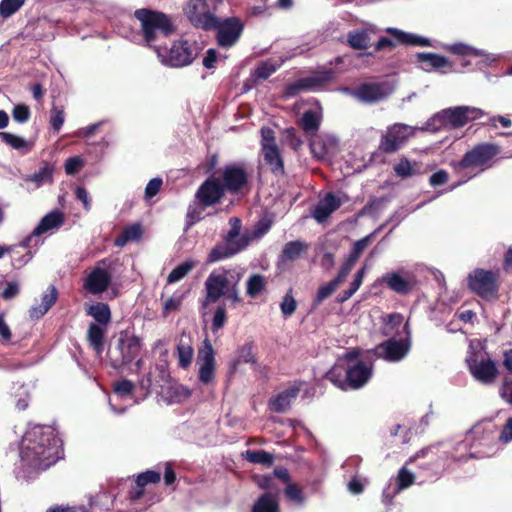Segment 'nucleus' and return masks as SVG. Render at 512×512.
I'll list each match as a JSON object with an SVG mask.
<instances>
[{"label":"nucleus","mask_w":512,"mask_h":512,"mask_svg":"<svg viewBox=\"0 0 512 512\" xmlns=\"http://www.w3.org/2000/svg\"><path fill=\"white\" fill-rule=\"evenodd\" d=\"M62 457L61 440L50 426L29 425L20 445V460L30 471L45 470Z\"/></svg>","instance_id":"obj_1"},{"label":"nucleus","mask_w":512,"mask_h":512,"mask_svg":"<svg viewBox=\"0 0 512 512\" xmlns=\"http://www.w3.org/2000/svg\"><path fill=\"white\" fill-rule=\"evenodd\" d=\"M175 31L171 18L166 14L150 9H138L134 18L129 17L118 29L121 37L143 46H154L162 37Z\"/></svg>","instance_id":"obj_2"},{"label":"nucleus","mask_w":512,"mask_h":512,"mask_svg":"<svg viewBox=\"0 0 512 512\" xmlns=\"http://www.w3.org/2000/svg\"><path fill=\"white\" fill-rule=\"evenodd\" d=\"M244 273L245 270L241 267H219L214 269L204 283L206 295L203 306L205 307L209 303H216L220 298H225L232 303L241 302L239 284Z\"/></svg>","instance_id":"obj_3"},{"label":"nucleus","mask_w":512,"mask_h":512,"mask_svg":"<svg viewBox=\"0 0 512 512\" xmlns=\"http://www.w3.org/2000/svg\"><path fill=\"white\" fill-rule=\"evenodd\" d=\"M373 375V366L362 361L348 362L346 366L336 364L327 373L326 379L343 391L358 390L365 386Z\"/></svg>","instance_id":"obj_4"},{"label":"nucleus","mask_w":512,"mask_h":512,"mask_svg":"<svg viewBox=\"0 0 512 512\" xmlns=\"http://www.w3.org/2000/svg\"><path fill=\"white\" fill-rule=\"evenodd\" d=\"M484 115H486V112L477 107H449L434 114L426 121L421 129L430 132H437L442 129H458L465 126L468 122L477 120Z\"/></svg>","instance_id":"obj_5"},{"label":"nucleus","mask_w":512,"mask_h":512,"mask_svg":"<svg viewBox=\"0 0 512 512\" xmlns=\"http://www.w3.org/2000/svg\"><path fill=\"white\" fill-rule=\"evenodd\" d=\"M495 425L492 423L476 424L467 432L465 438L459 441L458 448L470 451L469 456L486 458L494 455L499 447Z\"/></svg>","instance_id":"obj_6"},{"label":"nucleus","mask_w":512,"mask_h":512,"mask_svg":"<svg viewBox=\"0 0 512 512\" xmlns=\"http://www.w3.org/2000/svg\"><path fill=\"white\" fill-rule=\"evenodd\" d=\"M141 347L139 337L128 333H121L115 345L108 351L110 365L114 369H121L130 365L138 358Z\"/></svg>","instance_id":"obj_7"},{"label":"nucleus","mask_w":512,"mask_h":512,"mask_svg":"<svg viewBox=\"0 0 512 512\" xmlns=\"http://www.w3.org/2000/svg\"><path fill=\"white\" fill-rule=\"evenodd\" d=\"M160 61L170 67H184L192 63L198 54L197 46L187 40L174 42L170 49L153 46Z\"/></svg>","instance_id":"obj_8"},{"label":"nucleus","mask_w":512,"mask_h":512,"mask_svg":"<svg viewBox=\"0 0 512 512\" xmlns=\"http://www.w3.org/2000/svg\"><path fill=\"white\" fill-rule=\"evenodd\" d=\"M466 282L470 291L484 300L498 297V274L492 270L475 268L467 275Z\"/></svg>","instance_id":"obj_9"},{"label":"nucleus","mask_w":512,"mask_h":512,"mask_svg":"<svg viewBox=\"0 0 512 512\" xmlns=\"http://www.w3.org/2000/svg\"><path fill=\"white\" fill-rule=\"evenodd\" d=\"M252 241L253 235H250L248 231L232 236L227 233L223 241L211 249L207 257V263L229 259L246 249Z\"/></svg>","instance_id":"obj_10"},{"label":"nucleus","mask_w":512,"mask_h":512,"mask_svg":"<svg viewBox=\"0 0 512 512\" xmlns=\"http://www.w3.org/2000/svg\"><path fill=\"white\" fill-rule=\"evenodd\" d=\"M412 346V337L387 338L373 349L375 357L389 363H398L409 354Z\"/></svg>","instance_id":"obj_11"},{"label":"nucleus","mask_w":512,"mask_h":512,"mask_svg":"<svg viewBox=\"0 0 512 512\" xmlns=\"http://www.w3.org/2000/svg\"><path fill=\"white\" fill-rule=\"evenodd\" d=\"M498 147L494 144L482 143L466 152L463 158L454 165L457 171L479 167L484 171L490 165V161L497 155Z\"/></svg>","instance_id":"obj_12"},{"label":"nucleus","mask_w":512,"mask_h":512,"mask_svg":"<svg viewBox=\"0 0 512 512\" xmlns=\"http://www.w3.org/2000/svg\"><path fill=\"white\" fill-rule=\"evenodd\" d=\"M417 130L423 131L421 127L410 126L403 123L391 125L388 127L386 134L381 138L380 149L386 153L396 152Z\"/></svg>","instance_id":"obj_13"},{"label":"nucleus","mask_w":512,"mask_h":512,"mask_svg":"<svg viewBox=\"0 0 512 512\" xmlns=\"http://www.w3.org/2000/svg\"><path fill=\"white\" fill-rule=\"evenodd\" d=\"M466 362L470 373L478 382L489 385L495 381L498 371L495 363L489 357L475 353L467 357Z\"/></svg>","instance_id":"obj_14"},{"label":"nucleus","mask_w":512,"mask_h":512,"mask_svg":"<svg viewBox=\"0 0 512 512\" xmlns=\"http://www.w3.org/2000/svg\"><path fill=\"white\" fill-rule=\"evenodd\" d=\"M211 29H215L219 46L224 48L232 47L240 38L243 25L237 18H226L220 20L216 17V23Z\"/></svg>","instance_id":"obj_15"},{"label":"nucleus","mask_w":512,"mask_h":512,"mask_svg":"<svg viewBox=\"0 0 512 512\" xmlns=\"http://www.w3.org/2000/svg\"><path fill=\"white\" fill-rule=\"evenodd\" d=\"M196 362L199 366V381L203 384L212 383L215 379V353L208 339L203 341Z\"/></svg>","instance_id":"obj_16"},{"label":"nucleus","mask_w":512,"mask_h":512,"mask_svg":"<svg viewBox=\"0 0 512 512\" xmlns=\"http://www.w3.org/2000/svg\"><path fill=\"white\" fill-rule=\"evenodd\" d=\"M184 11L189 20L197 27L208 30L216 23V16L207 9L205 0H189Z\"/></svg>","instance_id":"obj_17"},{"label":"nucleus","mask_w":512,"mask_h":512,"mask_svg":"<svg viewBox=\"0 0 512 512\" xmlns=\"http://www.w3.org/2000/svg\"><path fill=\"white\" fill-rule=\"evenodd\" d=\"M393 92V85L388 81L370 82L360 85L354 96L362 102L373 103L380 101Z\"/></svg>","instance_id":"obj_18"},{"label":"nucleus","mask_w":512,"mask_h":512,"mask_svg":"<svg viewBox=\"0 0 512 512\" xmlns=\"http://www.w3.org/2000/svg\"><path fill=\"white\" fill-rule=\"evenodd\" d=\"M380 333L386 338L412 337L408 321L400 313H391L381 317Z\"/></svg>","instance_id":"obj_19"},{"label":"nucleus","mask_w":512,"mask_h":512,"mask_svg":"<svg viewBox=\"0 0 512 512\" xmlns=\"http://www.w3.org/2000/svg\"><path fill=\"white\" fill-rule=\"evenodd\" d=\"M224 191L218 178H208L197 190L196 200L204 207L212 206L220 201Z\"/></svg>","instance_id":"obj_20"},{"label":"nucleus","mask_w":512,"mask_h":512,"mask_svg":"<svg viewBox=\"0 0 512 512\" xmlns=\"http://www.w3.org/2000/svg\"><path fill=\"white\" fill-rule=\"evenodd\" d=\"M105 264V260L101 261L85 279L84 288L93 295L103 293L111 283V273L102 267Z\"/></svg>","instance_id":"obj_21"},{"label":"nucleus","mask_w":512,"mask_h":512,"mask_svg":"<svg viewBox=\"0 0 512 512\" xmlns=\"http://www.w3.org/2000/svg\"><path fill=\"white\" fill-rule=\"evenodd\" d=\"M64 223V215L59 210H53L45 215L40 223L35 227L32 233L21 241L20 246L22 248H28L31 246V242L35 237H39L42 234L49 232L53 229L59 228Z\"/></svg>","instance_id":"obj_22"},{"label":"nucleus","mask_w":512,"mask_h":512,"mask_svg":"<svg viewBox=\"0 0 512 512\" xmlns=\"http://www.w3.org/2000/svg\"><path fill=\"white\" fill-rule=\"evenodd\" d=\"M248 175L244 168L237 165L226 166L222 173V186L230 193H236L246 186Z\"/></svg>","instance_id":"obj_23"},{"label":"nucleus","mask_w":512,"mask_h":512,"mask_svg":"<svg viewBox=\"0 0 512 512\" xmlns=\"http://www.w3.org/2000/svg\"><path fill=\"white\" fill-rule=\"evenodd\" d=\"M415 481V474L403 466L397 474L395 485L389 486L383 491V502L387 505L391 504L394 497L401 491L409 488Z\"/></svg>","instance_id":"obj_24"},{"label":"nucleus","mask_w":512,"mask_h":512,"mask_svg":"<svg viewBox=\"0 0 512 512\" xmlns=\"http://www.w3.org/2000/svg\"><path fill=\"white\" fill-rule=\"evenodd\" d=\"M333 78L332 70H324L312 76L301 78L288 87L289 94H295L300 90L315 89L329 82Z\"/></svg>","instance_id":"obj_25"},{"label":"nucleus","mask_w":512,"mask_h":512,"mask_svg":"<svg viewBox=\"0 0 512 512\" xmlns=\"http://www.w3.org/2000/svg\"><path fill=\"white\" fill-rule=\"evenodd\" d=\"M416 60L421 64L420 68L426 72L439 71L446 73L444 69L452 67L448 58L431 52H418Z\"/></svg>","instance_id":"obj_26"},{"label":"nucleus","mask_w":512,"mask_h":512,"mask_svg":"<svg viewBox=\"0 0 512 512\" xmlns=\"http://www.w3.org/2000/svg\"><path fill=\"white\" fill-rule=\"evenodd\" d=\"M343 203V199L334 194L328 193L322 198L315 209L313 210V217L319 223H322L328 219V217L336 211Z\"/></svg>","instance_id":"obj_27"},{"label":"nucleus","mask_w":512,"mask_h":512,"mask_svg":"<svg viewBox=\"0 0 512 512\" xmlns=\"http://www.w3.org/2000/svg\"><path fill=\"white\" fill-rule=\"evenodd\" d=\"M301 385L302 382H295L293 385L271 398L269 402L271 410L278 413L286 412L290 408L292 401L298 396Z\"/></svg>","instance_id":"obj_28"},{"label":"nucleus","mask_w":512,"mask_h":512,"mask_svg":"<svg viewBox=\"0 0 512 512\" xmlns=\"http://www.w3.org/2000/svg\"><path fill=\"white\" fill-rule=\"evenodd\" d=\"M375 33V28L365 27L355 29L347 33V43L355 50H364L370 46L371 35Z\"/></svg>","instance_id":"obj_29"},{"label":"nucleus","mask_w":512,"mask_h":512,"mask_svg":"<svg viewBox=\"0 0 512 512\" xmlns=\"http://www.w3.org/2000/svg\"><path fill=\"white\" fill-rule=\"evenodd\" d=\"M386 32L393 36L398 43L417 46V47H431L432 43L429 38L419 36L413 33L402 31L398 28L389 27Z\"/></svg>","instance_id":"obj_30"},{"label":"nucleus","mask_w":512,"mask_h":512,"mask_svg":"<svg viewBox=\"0 0 512 512\" xmlns=\"http://www.w3.org/2000/svg\"><path fill=\"white\" fill-rule=\"evenodd\" d=\"M278 494L279 489L264 492L253 504L251 512H280Z\"/></svg>","instance_id":"obj_31"},{"label":"nucleus","mask_w":512,"mask_h":512,"mask_svg":"<svg viewBox=\"0 0 512 512\" xmlns=\"http://www.w3.org/2000/svg\"><path fill=\"white\" fill-rule=\"evenodd\" d=\"M57 297L58 292L55 286H49V288L41 296V304L34 305L30 308V317L35 319L41 318L55 304Z\"/></svg>","instance_id":"obj_32"},{"label":"nucleus","mask_w":512,"mask_h":512,"mask_svg":"<svg viewBox=\"0 0 512 512\" xmlns=\"http://www.w3.org/2000/svg\"><path fill=\"white\" fill-rule=\"evenodd\" d=\"M381 282L398 294H407L412 288L411 282L403 278L397 272L384 274L381 278Z\"/></svg>","instance_id":"obj_33"},{"label":"nucleus","mask_w":512,"mask_h":512,"mask_svg":"<svg viewBox=\"0 0 512 512\" xmlns=\"http://www.w3.org/2000/svg\"><path fill=\"white\" fill-rule=\"evenodd\" d=\"M53 173L54 166L50 164H45L44 166L40 167V169L35 173L25 176L24 181L33 184V189H37L45 184L52 183Z\"/></svg>","instance_id":"obj_34"},{"label":"nucleus","mask_w":512,"mask_h":512,"mask_svg":"<svg viewBox=\"0 0 512 512\" xmlns=\"http://www.w3.org/2000/svg\"><path fill=\"white\" fill-rule=\"evenodd\" d=\"M265 164L269 166L271 172L275 175L284 173V164L279 153L278 147H267L262 149Z\"/></svg>","instance_id":"obj_35"},{"label":"nucleus","mask_w":512,"mask_h":512,"mask_svg":"<svg viewBox=\"0 0 512 512\" xmlns=\"http://www.w3.org/2000/svg\"><path fill=\"white\" fill-rule=\"evenodd\" d=\"M105 327L106 326L91 323L87 331V339L98 355L104 350L103 340L105 336Z\"/></svg>","instance_id":"obj_36"},{"label":"nucleus","mask_w":512,"mask_h":512,"mask_svg":"<svg viewBox=\"0 0 512 512\" xmlns=\"http://www.w3.org/2000/svg\"><path fill=\"white\" fill-rule=\"evenodd\" d=\"M0 139L13 149L22 151L23 153H28L33 148L32 141L9 132H0Z\"/></svg>","instance_id":"obj_37"},{"label":"nucleus","mask_w":512,"mask_h":512,"mask_svg":"<svg viewBox=\"0 0 512 512\" xmlns=\"http://www.w3.org/2000/svg\"><path fill=\"white\" fill-rule=\"evenodd\" d=\"M142 227L140 223L132 224L126 227L123 232L115 239L114 244L117 247H124L128 242L138 241L142 237Z\"/></svg>","instance_id":"obj_38"},{"label":"nucleus","mask_w":512,"mask_h":512,"mask_svg":"<svg viewBox=\"0 0 512 512\" xmlns=\"http://www.w3.org/2000/svg\"><path fill=\"white\" fill-rule=\"evenodd\" d=\"M308 249L305 242L296 240L286 243L282 250L281 258L284 261H295Z\"/></svg>","instance_id":"obj_39"},{"label":"nucleus","mask_w":512,"mask_h":512,"mask_svg":"<svg viewBox=\"0 0 512 512\" xmlns=\"http://www.w3.org/2000/svg\"><path fill=\"white\" fill-rule=\"evenodd\" d=\"M87 314L93 317L98 322V325L101 326H107L111 320L110 308L105 303L91 305L87 310Z\"/></svg>","instance_id":"obj_40"},{"label":"nucleus","mask_w":512,"mask_h":512,"mask_svg":"<svg viewBox=\"0 0 512 512\" xmlns=\"http://www.w3.org/2000/svg\"><path fill=\"white\" fill-rule=\"evenodd\" d=\"M266 284L267 281L263 275L252 274L246 283V294L251 298H256L264 291Z\"/></svg>","instance_id":"obj_41"},{"label":"nucleus","mask_w":512,"mask_h":512,"mask_svg":"<svg viewBox=\"0 0 512 512\" xmlns=\"http://www.w3.org/2000/svg\"><path fill=\"white\" fill-rule=\"evenodd\" d=\"M241 363L256 364L254 345L252 342L245 343L237 350V355L233 363V369Z\"/></svg>","instance_id":"obj_42"},{"label":"nucleus","mask_w":512,"mask_h":512,"mask_svg":"<svg viewBox=\"0 0 512 512\" xmlns=\"http://www.w3.org/2000/svg\"><path fill=\"white\" fill-rule=\"evenodd\" d=\"M321 115L314 110L306 111L301 118V126L307 133H314L320 126Z\"/></svg>","instance_id":"obj_43"},{"label":"nucleus","mask_w":512,"mask_h":512,"mask_svg":"<svg viewBox=\"0 0 512 512\" xmlns=\"http://www.w3.org/2000/svg\"><path fill=\"white\" fill-rule=\"evenodd\" d=\"M195 265V261L190 259L179 264L169 273L167 283L172 284L180 281L195 267Z\"/></svg>","instance_id":"obj_44"},{"label":"nucleus","mask_w":512,"mask_h":512,"mask_svg":"<svg viewBox=\"0 0 512 512\" xmlns=\"http://www.w3.org/2000/svg\"><path fill=\"white\" fill-rule=\"evenodd\" d=\"M243 456L247 461L251 463L262 464L266 466H271L274 460L273 455L264 450H247Z\"/></svg>","instance_id":"obj_45"},{"label":"nucleus","mask_w":512,"mask_h":512,"mask_svg":"<svg viewBox=\"0 0 512 512\" xmlns=\"http://www.w3.org/2000/svg\"><path fill=\"white\" fill-rule=\"evenodd\" d=\"M284 493L287 500L297 506H303L306 502V497L297 484L288 483Z\"/></svg>","instance_id":"obj_46"},{"label":"nucleus","mask_w":512,"mask_h":512,"mask_svg":"<svg viewBox=\"0 0 512 512\" xmlns=\"http://www.w3.org/2000/svg\"><path fill=\"white\" fill-rule=\"evenodd\" d=\"M193 355V348L188 343L180 340L179 344L177 345V356L180 367L187 368L190 366L192 363Z\"/></svg>","instance_id":"obj_47"},{"label":"nucleus","mask_w":512,"mask_h":512,"mask_svg":"<svg viewBox=\"0 0 512 512\" xmlns=\"http://www.w3.org/2000/svg\"><path fill=\"white\" fill-rule=\"evenodd\" d=\"M280 67V64L269 60L261 63L254 71L253 76L256 79L260 80H266L268 79L273 73L277 71V69Z\"/></svg>","instance_id":"obj_48"},{"label":"nucleus","mask_w":512,"mask_h":512,"mask_svg":"<svg viewBox=\"0 0 512 512\" xmlns=\"http://www.w3.org/2000/svg\"><path fill=\"white\" fill-rule=\"evenodd\" d=\"M24 2L25 0H2L0 2V15L4 18L12 16Z\"/></svg>","instance_id":"obj_49"},{"label":"nucleus","mask_w":512,"mask_h":512,"mask_svg":"<svg viewBox=\"0 0 512 512\" xmlns=\"http://www.w3.org/2000/svg\"><path fill=\"white\" fill-rule=\"evenodd\" d=\"M365 275V267L359 269L356 274L354 275V279L350 284V288L343 292V295L341 296V301H346L350 297H352L356 291L360 288L363 278Z\"/></svg>","instance_id":"obj_50"},{"label":"nucleus","mask_w":512,"mask_h":512,"mask_svg":"<svg viewBox=\"0 0 512 512\" xmlns=\"http://www.w3.org/2000/svg\"><path fill=\"white\" fill-rule=\"evenodd\" d=\"M297 308V302L292 294V289H290L285 296L283 297L280 303V309L285 318L290 317Z\"/></svg>","instance_id":"obj_51"},{"label":"nucleus","mask_w":512,"mask_h":512,"mask_svg":"<svg viewBox=\"0 0 512 512\" xmlns=\"http://www.w3.org/2000/svg\"><path fill=\"white\" fill-rule=\"evenodd\" d=\"M373 236H374V233H371V234L367 235L366 237L357 240L353 245V249L348 256V259H350L351 261L356 263L360 254L364 251V249L371 242Z\"/></svg>","instance_id":"obj_52"},{"label":"nucleus","mask_w":512,"mask_h":512,"mask_svg":"<svg viewBox=\"0 0 512 512\" xmlns=\"http://www.w3.org/2000/svg\"><path fill=\"white\" fill-rule=\"evenodd\" d=\"M447 49L456 55L468 56V55H481L483 54L480 49L474 48L464 43H455L447 47Z\"/></svg>","instance_id":"obj_53"},{"label":"nucleus","mask_w":512,"mask_h":512,"mask_svg":"<svg viewBox=\"0 0 512 512\" xmlns=\"http://www.w3.org/2000/svg\"><path fill=\"white\" fill-rule=\"evenodd\" d=\"M339 284L337 281L331 280L329 283L322 285L317 292L315 298V304H320L325 299L329 298L334 291L338 288Z\"/></svg>","instance_id":"obj_54"},{"label":"nucleus","mask_w":512,"mask_h":512,"mask_svg":"<svg viewBox=\"0 0 512 512\" xmlns=\"http://www.w3.org/2000/svg\"><path fill=\"white\" fill-rule=\"evenodd\" d=\"M183 299L184 294H174L171 297L167 298L163 303L164 315H167L173 311H177L180 308Z\"/></svg>","instance_id":"obj_55"},{"label":"nucleus","mask_w":512,"mask_h":512,"mask_svg":"<svg viewBox=\"0 0 512 512\" xmlns=\"http://www.w3.org/2000/svg\"><path fill=\"white\" fill-rule=\"evenodd\" d=\"M30 109L25 104L15 105L12 110V117L18 123H26L30 118Z\"/></svg>","instance_id":"obj_56"},{"label":"nucleus","mask_w":512,"mask_h":512,"mask_svg":"<svg viewBox=\"0 0 512 512\" xmlns=\"http://www.w3.org/2000/svg\"><path fill=\"white\" fill-rule=\"evenodd\" d=\"M160 481V473L155 471H146L140 473L136 478V485L139 487H144L149 483H158Z\"/></svg>","instance_id":"obj_57"},{"label":"nucleus","mask_w":512,"mask_h":512,"mask_svg":"<svg viewBox=\"0 0 512 512\" xmlns=\"http://www.w3.org/2000/svg\"><path fill=\"white\" fill-rule=\"evenodd\" d=\"M64 120L65 114L63 109H59L54 106L50 112V125L53 128V130L58 132L62 128Z\"/></svg>","instance_id":"obj_58"},{"label":"nucleus","mask_w":512,"mask_h":512,"mask_svg":"<svg viewBox=\"0 0 512 512\" xmlns=\"http://www.w3.org/2000/svg\"><path fill=\"white\" fill-rule=\"evenodd\" d=\"M135 385L130 380H121L114 384V392L120 398L127 397L134 390Z\"/></svg>","instance_id":"obj_59"},{"label":"nucleus","mask_w":512,"mask_h":512,"mask_svg":"<svg viewBox=\"0 0 512 512\" xmlns=\"http://www.w3.org/2000/svg\"><path fill=\"white\" fill-rule=\"evenodd\" d=\"M226 322V308L224 305H219L214 313L213 319H212V330L213 332L218 331L221 329Z\"/></svg>","instance_id":"obj_60"},{"label":"nucleus","mask_w":512,"mask_h":512,"mask_svg":"<svg viewBox=\"0 0 512 512\" xmlns=\"http://www.w3.org/2000/svg\"><path fill=\"white\" fill-rule=\"evenodd\" d=\"M84 165V160L79 157H70L65 162V172L67 175H75Z\"/></svg>","instance_id":"obj_61"},{"label":"nucleus","mask_w":512,"mask_h":512,"mask_svg":"<svg viewBox=\"0 0 512 512\" xmlns=\"http://www.w3.org/2000/svg\"><path fill=\"white\" fill-rule=\"evenodd\" d=\"M394 171L397 176L406 178L414 174V169L407 159H402L395 167Z\"/></svg>","instance_id":"obj_62"},{"label":"nucleus","mask_w":512,"mask_h":512,"mask_svg":"<svg viewBox=\"0 0 512 512\" xmlns=\"http://www.w3.org/2000/svg\"><path fill=\"white\" fill-rule=\"evenodd\" d=\"M162 184H163V181L159 177L151 179L145 188V198L151 199L154 196H156L158 194V192L160 191Z\"/></svg>","instance_id":"obj_63"},{"label":"nucleus","mask_w":512,"mask_h":512,"mask_svg":"<svg viewBox=\"0 0 512 512\" xmlns=\"http://www.w3.org/2000/svg\"><path fill=\"white\" fill-rule=\"evenodd\" d=\"M498 443L507 444L512 441V417L506 420L502 431L497 434Z\"/></svg>","instance_id":"obj_64"}]
</instances>
